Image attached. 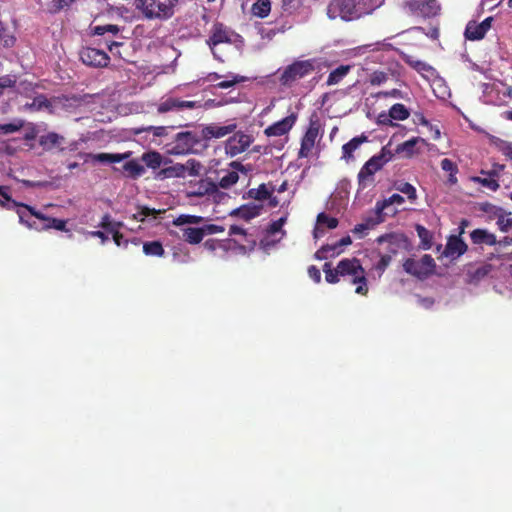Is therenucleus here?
Wrapping results in <instances>:
<instances>
[{"label": "nucleus", "instance_id": "f257e3e1", "mask_svg": "<svg viewBox=\"0 0 512 512\" xmlns=\"http://www.w3.org/2000/svg\"><path fill=\"white\" fill-rule=\"evenodd\" d=\"M179 0H135L136 9L147 20L165 21L173 17Z\"/></svg>", "mask_w": 512, "mask_h": 512}, {"label": "nucleus", "instance_id": "f03ea898", "mask_svg": "<svg viewBox=\"0 0 512 512\" xmlns=\"http://www.w3.org/2000/svg\"><path fill=\"white\" fill-rule=\"evenodd\" d=\"M340 277L350 278V282L356 285L355 292L360 295L368 293L366 273L360 260L357 258H344L337 264Z\"/></svg>", "mask_w": 512, "mask_h": 512}, {"label": "nucleus", "instance_id": "7ed1b4c3", "mask_svg": "<svg viewBox=\"0 0 512 512\" xmlns=\"http://www.w3.org/2000/svg\"><path fill=\"white\" fill-rule=\"evenodd\" d=\"M393 157L392 152L383 147L379 154L372 156L360 169L358 173V183L361 189H365L368 182L373 181V175L381 170L383 166L389 162Z\"/></svg>", "mask_w": 512, "mask_h": 512}, {"label": "nucleus", "instance_id": "20e7f679", "mask_svg": "<svg viewBox=\"0 0 512 512\" xmlns=\"http://www.w3.org/2000/svg\"><path fill=\"white\" fill-rule=\"evenodd\" d=\"M201 144V139L191 131L179 132L173 141L166 144V153L169 155H187L198 153L197 146Z\"/></svg>", "mask_w": 512, "mask_h": 512}, {"label": "nucleus", "instance_id": "39448f33", "mask_svg": "<svg viewBox=\"0 0 512 512\" xmlns=\"http://www.w3.org/2000/svg\"><path fill=\"white\" fill-rule=\"evenodd\" d=\"M316 68V59L296 60L284 69L280 76V82L284 86H291L297 80L313 73Z\"/></svg>", "mask_w": 512, "mask_h": 512}, {"label": "nucleus", "instance_id": "423d86ee", "mask_svg": "<svg viewBox=\"0 0 512 512\" xmlns=\"http://www.w3.org/2000/svg\"><path fill=\"white\" fill-rule=\"evenodd\" d=\"M28 212L30 213L31 216H34L35 218H37L43 222L42 225H38L35 221L30 222L29 220L26 219L25 213L21 209H18L17 214L19 216V222L21 224H24L28 228L35 229L38 231L48 230L51 228L59 230V231H66V223L67 222L65 220L46 216L45 214L37 211L32 206L28 207Z\"/></svg>", "mask_w": 512, "mask_h": 512}, {"label": "nucleus", "instance_id": "0eeeda50", "mask_svg": "<svg viewBox=\"0 0 512 512\" xmlns=\"http://www.w3.org/2000/svg\"><path fill=\"white\" fill-rule=\"evenodd\" d=\"M403 10L414 17L431 18L440 11V5L437 0H404Z\"/></svg>", "mask_w": 512, "mask_h": 512}, {"label": "nucleus", "instance_id": "6e6552de", "mask_svg": "<svg viewBox=\"0 0 512 512\" xmlns=\"http://www.w3.org/2000/svg\"><path fill=\"white\" fill-rule=\"evenodd\" d=\"M39 145L44 151L61 154L67 151L75 152L78 149L77 141L67 142L64 136L56 132H48L47 134L41 135L39 137Z\"/></svg>", "mask_w": 512, "mask_h": 512}, {"label": "nucleus", "instance_id": "1a4fd4ad", "mask_svg": "<svg viewBox=\"0 0 512 512\" xmlns=\"http://www.w3.org/2000/svg\"><path fill=\"white\" fill-rule=\"evenodd\" d=\"M435 267V261L429 254L423 255L419 260L407 258L403 263L404 271L418 279H426L434 273Z\"/></svg>", "mask_w": 512, "mask_h": 512}, {"label": "nucleus", "instance_id": "9d476101", "mask_svg": "<svg viewBox=\"0 0 512 512\" xmlns=\"http://www.w3.org/2000/svg\"><path fill=\"white\" fill-rule=\"evenodd\" d=\"M327 15L330 19L340 18L344 21L359 19L355 0H332L327 7Z\"/></svg>", "mask_w": 512, "mask_h": 512}, {"label": "nucleus", "instance_id": "9b49d317", "mask_svg": "<svg viewBox=\"0 0 512 512\" xmlns=\"http://www.w3.org/2000/svg\"><path fill=\"white\" fill-rule=\"evenodd\" d=\"M254 141L252 135L243 131L235 132L225 142V152L227 155L234 157L245 152Z\"/></svg>", "mask_w": 512, "mask_h": 512}, {"label": "nucleus", "instance_id": "f8f14e48", "mask_svg": "<svg viewBox=\"0 0 512 512\" xmlns=\"http://www.w3.org/2000/svg\"><path fill=\"white\" fill-rule=\"evenodd\" d=\"M79 56L83 64L93 68L106 67L110 62V57L105 51L92 47L82 48Z\"/></svg>", "mask_w": 512, "mask_h": 512}, {"label": "nucleus", "instance_id": "ddd939ff", "mask_svg": "<svg viewBox=\"0 0 512 512\" xmlns=\"http://www.w3.org/2000/svg\"><path fill=\"white\" fill-rule=\"evenodd\" d=\"M318 135L319 123L317 121H311L301 139V147L298 152L299 158H308L311 155Z\"/></svg>", "mask_w": 512, "mask_h": 512}, {"label": "nucleus", "instance_id": "4468645a", "mask_svg": "<svg viewBox=\"0 0 512 512\" xmlns=\"http://www.w3.org/2000/svg\"><path fill=\"white\" fill-rule=\"evenodd\" d=\"M201 107L202 105L200 101H186L174 97H168L158 105L157 110L159 113H166L169 111H180L184 109H195Z\"/></svg>", "mask_w": 512, "mask_h": 512}, {"label": "nucleus", "instance_id": "2eb2a0df", "mask_svg": "<svg viewBox=\"0 0 512 512\" xmlns=\"http://www.w3.org/2000/svg\"><path fill=\"white\" fill-rule=\"evenodd\" d=\"M493 17L485 18L481 23L476 21H469L465 28V37L468 40L476 41L485 37L488 30L491 28Z\"/></svg>", "mask_w": 512, "mask_h": 512}, {"label": "nucleus", "instance_id": "dca6fc26", "mask_svg": "<svg viewBox=\"0 0 512 512\" xmlns=\"http://www.w3.org/2000/svg\"><path fill=\"white\" fill-rule=\"evenodd\" d=\"M297 121V114L291 113L290 115L286 116L285 118L281 119L280 121H277L273 123L272 125L268 126L264 130V134L268 137H276V136H283L287 134L295 125Z\"/></svg>", "mask_w": 512, "mask_h": 512}, {"label": "nucleus", "instance_id": "f3484780", "mask_svg": "<svg viewBox=\"0 0 512 512\" xmlns=\"http://www.w3.org/2000/svg\"><path fill=\"white\" fill-rule=\"evenodd\" d=\"M232 32L222 23H215L211 30V35L207 40V44L210 48H213L219 44L231 43Z\"/></svg>", "mask_w": 512, "mask_h": 512}, {"label": "nucleus", "instance_id": "a211bd4d", "mask_svg": "<svg viewBox=\"0 0 512 512\" xmlns=\"http://www.w3.org/2000/svg\"><path fill=\"white\" fill-rule=\"evenodd\" d=\"M236 124H228L225 126H220L218 124H209L202 128L201 134L203 139L210 140L212 138H222L226 135L233 133L236 129Z\"/></svg>", "mask_w": 512, "mask_h": 512}, {"label": "nucleus", "instance_id": "6ab92c4d", "mask_svg": "<svg viewBox=\"0 0 512 512\" xmlns=\"http://www.w3.org/2000/svg\"><path fill=\"white\" fill-rule=\"evenodd\" d=\"M406 237L403 234L397 233H389L379 236L376 241L378 244L387 243L388 244V252L392 254H396L398 249L405 245Z\"/></svg>", "mask_w": 512, "mask_h": 512}, {"label": "nucleus", "instance_id": "aec40b11", "mask_svg": "<svg viewBox=\"0 0 512 512\" xmlns=\"http://www.w3.org/2000/svg\"><path fill=\"white\" fill-rule=\"evenodd\" d=\"M230 166L235 170L227 171L226 174L219 179L218 184L223 189H229L234 184H236L239 180V175L237 171L245 170L244 166L238 161L231 162Z\"/></svg>", "mask_w": 512, "mask_h": 512}, {"label": "nucleus", "instance_id": "412c9836", "mask_svg": "<svg viewBox=\"0 0 512 512\" xmlns=\"http://www.w3.org/2000/svg\"><path fill=\"white\" fill-rule=\"evenodd\" d=\"M471 242L474 245H488V246H494L496 245L497 239L496 236L489 232L486 229L477 228L474 229L470 233Z\"/></svg>", "mask_w": 512, "mask_h": 512}, {"label": "nucleus", "instance_id": "4be33fe9", "mask_svg": "<svg viewBox=\"0 0 512 512\" xmlns=\"http://www.w3.org/2000/svg\"><path fill=\"white\" fill-rule=\"evenodd\" d=\"M131 152L123 153V154H112V153H79L80 157L91 158L94 161H98L101 163H119L127 158H129Z\"/></svg>", "mask_w": 512, "mask_h": 512}, {"label": "nucleus", "instance_id": "5701e85b", "mask_svg": "<svg viewBox=\"0 0 512 512\" xmlns=\"http://www.w3.org/2000/svg\"><path fill=\"white\" fill-rule=\"evenodd\" d=\"M0 206L8 210L14 208H24L27 211L28 207H31L30 205L12 199L10 195V187L4 185L0 186Z\"/></svg>", "mask_w": 512, "mask_h": 512}, {"label": "nucleus", "instance_id": "b1692460", "mask_svg": "<svg viewBox=\"0 0 512 512\" xmlns=\"http://www.w3.org/2000/svg\"><path fill=\"white\" fill-rule=\"evenodd\" d=\"M274 191L275 186L272 183H262L257 188L249 189L247 197L258 201H265L270 198Z\"/></svg>", "mask_w": 512, "mask_h": 512}, {"label": "nucleus", "instance_id": "393cba45", "mask_svg": "<svg viewBox=\"0 0 512 512\" xmlns=\"http://www.w3.org/2000/svg\"><path fill=\"white\" fill-rule=\"evenodd\" d=\"M368 141V137L364 134L352 138L349 142L342 146V158L346 161L353 159V153L356 151L361 144Z\"/></svg>", "mask_w": 512, "mask_h": 512}, {"label": "nucleus", "instance_id": "a878e982", "mask_svg": "<svg viewBox=\"0 0 512 512\" xmlns=\"http://www.w3.org/2000/svg\"><path fill=\"white\" fill-rule=\"evenodd\" d=\"M385 0H355V5L359 18L372 14L377 8L384 4Z\"/></svg>", "mask_w": 512, "mask_h": 512}, {"label": "nucleus", "instance_id": "bb28decb", "mask_svg": "<svg viewBox=\"0 0 512 512\" xmlns=\"http://www.w3.org/2000/svg\"><path fill=\"white\" fill-rule=\"evenodd\" d=\"M181 232V239L192 245L199 244L204 238L202 227H184Z\"/></svg>", "mask_w": 512, "mask_h": 512}, {"label": "nucleus", "instance_id": "cd10ccee", "mask_svg": "<svg viewBox=\"0 0 512 512\" xmlns=\"http://www.w3.org/2000/svg\"><path fill=\"white\" fill-rule=\"evenodd\" d=\"M468 250V245L460 235H450V258H458Z\"/></svg>", "mask_w": 512, "mask_h": 512}, {"label": "nucleus", "instance_id": "c85d7f7f", "mask_svg": "<svg viewBox=\"0 0 512 512\" xmlns=\"http://www.w3.org/2000/svg\"><path fill=\"white\" fill-rule=\"evenodd\" d=\"M351 69V65H340L329 73L326 84L328 86L339 84L348 75Z\"/></svg>", "mask_w": 512, "mask_h": 512}, {"label": "nucleus", "instance_id": "c756f323", "mask_svg": "<svg viewBox=\"0 0 512 512\" xmlns=\"http://www.w3.org/2000/svg\"><path fill=\"white\" fill-rule=\"evenodd\" d=\"M123 171L131 178H138L144 172L145 168L137 160H130L123 165Z\"/></svg>", "mask_w": 512, "mask_h": 512}, {"label": "nucleus", "instance_id": "7c9ffc66", "mask_svg": "<svg viewBox=\"0 0 512 512\" xmlns=\"http://www.w3.org/2000/svg\"><path fill=\"white\" fill-rule=\"evenodd\" d=\"M388 116L394 120L403 121L409 118L410 111L404 104L396 103L389 109Z\"/></svg>", "mask_w": 512, "mask_h": 512}, {"label": "nucleus", "instance_id": "2f4dec72", "mask_svg": "<svg viewBox=\"0 0 512 512\" xmlns=\"http://www.w3.org/2000/svg\"><path fill=\"white\" fill-rule=\"evenodd\" d=\"M141 159L145 165L151 169H157L162 164V155L157 151L145 152Z\"/></svg>", "mask_w": 512, "mask_h": 512}, {"label": "nucleus", "instance_id": "473e14b6", "mask_svg": "<svg viewBox=\"0 0 512 512\" xmlns=\"http://www.w3.org/2000/svg\"><path fill=\"white\" fill-rule=\"evenodd\" d=\"M253 15L259 18H265L269 15L271 11V2L270 0H257L251 8Z\"/></svg>", "mask_w": 512, "mask_h": 512}, {"label": "nucleus", "instance_id": "72a5a7b5", "mask_svg": "<svg viewBox=\"0 0 512 512\" xmlns=\"http://www.w3.org/2000/svg\"><path fill=\"white\" fill-rule=\"evenodd\" d=\"M511 215H512L511 212L506 213L502 209H498V212L496 213V218H497L496 224L500 231L508 232L509 229L512 227V221H511L512 216Z\"/></svg>", "mask_w": 512, "mask_h": 512}, {"label": "nucleus", "instance_id": "f704fd0d", "mask_svg": "<svg viewBox=\"0 0 512 512\" xmlns=\"http://www.w3.org/2000/svg\"><path fill=\"white\" fill-rule=\"evenodd\" d=\"M143 252L147 256H158L164 255V248L160 241H148L143 244Z\"/></svg>", "mask_w": 512, "mask_h": 512}, {"label": "nucleus", "instance_id": "c9c22d12", "mask_svg": "<svg viewBox=\"0 0 512 512\" xmlns=\"http://www.w3.org/2000/svg\"><path fill=\"white\" fill-rule=\"evenodd\" d=\"M404 202V198L399 194H393L389 198L384 199L382 201H378L377 205V213H386L385 210L390 206L397 204L400 205Z\"/></svg>", "mask_w": 512, "mask_h": 512}, {"label": "nucleus", "instance_id": "e433bc0d", "mask_svg": "<svg viewBox=\"0 0 512 512\" xmlns=\"http://www.w3.org/2000/svg\"><path fill=\"white\" fill-rule=\"evenodd\" d=\"M415 229L418 237L421 240V248H423L424 250L430 249L432 246L431 232L420 224H417Z\"/></svg>", "mask_w": 512, "mask_h": 512}, {"label": "nucleus", "instance_id": "4c0bfd02", "mask_svg": "<svg viewBox=\"0 0 512 512\" xmlns=\"http://www.w3.org/2000/svg\"><path fill=\"white\" fill-rule=\"evenodd\" d=\"M203 221V217L190 214H181L174 218L172 224L177 227H182L186 224H199Z\"/></svg>", "mask_w": 512, "mask_h": 512}, {"label": "nucleus", "instance_id": "58836bf2", "mask_svg": "<svg viewBox=\"0 0 512 512\" xmlns=\"http://www.w3.org/2000/svg\"><path fill=\"white\" fill-rule=\"evenodd\" d=\"M144 132H151L155 137H164L168 134V128L165 126H146L134 129V134L136 135Z\"/></svg>", "mask_w": 512, "mask_h": 512}, {"label": "nucleus", "instance_id": "ea45409f", "mask_svg": "<svg viewBox=\"0 0 512 512\" xmlns=\"http://www.w3.org/2000/svg\"><path fill=\"white\" fill-rule=\"evenodd\" d=\"M24 126V120L14 119L10 123L0 124V132L3 134H12L20 131Z\"/></svg>", "mask_w": 512, "mask_h": 512}, {"label": "nucleus", "instance_id": "a19ab883", "mask_svg": "<svg viewBox=\"0 0 512 512\" xmlns=\"http://www.w3.org/2000/svg\"><path fill=\"white\" fill-rule=\"evenodd\" d=\"M473 182L478 183L482 185L483 187L488 188L491 191H497L499 189V183L496 179L486 176V177H480L475 176L471 178Z\"/></svg>", "mask_w": 512, "mask_h": 512}, {"label": "nucleus", "instance_id": "79ce46f5", "mask_svg": "<svg viewBox=\"0 0 512 512\" xmlns=\"http://www.w3.org/2000/svg\"><path fill=\"white\" fill-rule=\"evenodd\" d=\"M120 32V27L115 24L98 25L93 28V34L103 36L106 33H111L113 36H117Z\"/></svg>", "mask_w": 512, "mask_h": 512}, {"label": "nucleus", "instance_id": "37998d69", "mask_svg": "<svg viewBox=\"0 0 512 512\" xmlns=\"http://www.w3.org/2000/svg\"><path fill=\"white\" fill-rule=\"evenodd\" d=\"M374 215L366 217L362 224H365L367 226V229L370 230L374 228L376 225L384 222V215H387L388 213H377V205H375V209L373 211Z\"/></svg>", "mask_w": 512, "mask_h": 512}, {"label": "nucleus", "instance_id": "c03bdc74", "mask_svg": "<svg viewBox=\"0 0 512 512\" xmlns=\"http://www.w3.org/2000/svg\"><path fill=\"white\" fill-rule=\"evenodd\" d=\"M338 219L331 217L324 212L317 215V224L319 226H326L328 229H335L338 226Z\"/></svg>", "mask_w": 512, "mask_h": 512}, {"label": "nucleus", "instance_id": "a18cd8bd", "mask_svg": "<svg viewBox=\"0 0 512 512\" xmlns=\"http://www.w3.org/2000/svg\"><path fill=\"white\" fill-rule=\"evenodd\" d=\"M396 189L407 195L408 199L413 202L416 200L417 198V194H416V189L413 185H411L410 183L408 182H401L399 184L396 185Z\"/></svg>", "mask_w": 512, "mask_h": 512}, {"label": "nucleus", "instance_id": "49530a36", "mask_svg": "<svg viewBox=\"0 0 512 512\" xmlns=\"http://www.w3.org/2000/svg\"><path fill=\"white\" fill-rule=\"evenodd\" d=\"M163 173L167 177H185L186 168L184 167V164L176 163L170 167L165 168Z\"/></svg>", "mask_w": 512, "mask_h": 512}, {"label": "nucleus", "instance_id": "de8ad7c7", "mask_svg": "<svg viewBox=\"0 0 512 512\" xmlns=\"http://www.w3.org/2000/svg\"><path fill=\"white\" fill-rule=\"evenodd\" d=\"M160 210H156L154 208L149 207H139V210L137 213L133 215V218L137 221H144L147 217L153 216L156 217V215L160 214Z\"/></svg>", "mask_w": 512, "mask_h": 512}, {"label": "nucleus", "instance_id": "09e8293b", "mask_svg": "<svg viewBox=\"0 0 512 512\" xmlns=\"http://www.w3.org/2000/svg\"><path fill=\"white\" fill-rule=\"evenodd\" d=\"M262 207L257 205H244L239 209V213L242 215L245 219H251L260 214Z\"/></svg>", "mask_w": 512, "mask_h": 512}, {"label": "nucleus", "instance_id": "8fccbe9b", "mask_svg": "<svg viewBox=\"0 0 512 512\" xmlns=\"http://www.w3.org/2000/svg\"><path fill=\"white\" fill-rule=\"evenodd\" d=\"M100 228L104 229L107 232L112 231L114 228H120L122 226L121 222H114L110 216V214L106 213L103 215L99 225Z\"/></svg>", "mask_w": 512, "mask_h": 512}, {"label": "nucleus", "instance_id": "3c124183", "mask_svg": "<svg viewBox=\"0 0 512 512\" xmlns=\"http://www.w3.org/2000/svg\"><path fill=\"white\" fill-rule=\"evenodd\" d=\"M417 142H418L417 138H412L410 140H407L397 146L396 152L397 153H405L406 156H411L414 152V147Z\"/></svg>", "mask_w": 512, "mask_h": 512}, {"label": "nucleus", "instance_id": "603ef678", "mask_svg": "<svg viewBox=\"0 0 512 512\" xmlns=\"http://www.w3.org/2000/svg\"><path fill=\"white\" fill-rule=\"evenodd\" d=\"M337 255H339V252L332 251V247L330 246V244H327L323 245L320 249H318L315 252L314 258L317 260H324L329 257H335Z\"/></svg>", "mask_w": 512, "mask_h": 512}, {"label": "nucleus", "instance_id": "864d4df0", "mask_svg": "<svg viewBox=\"0 0 512 512\" xmlns=\"http://www.w3.org/2000/svg\"><path fill=\"white\" fill-rule=\"evenodd\" d=\"M184 167L186 168V174L190 176H197L202 170V164L195 159H188Z\"/></svg>", "mask_w": 512, "mask_h": 512}, {"label": "nucleus", "instance_id": "5fc2aeb1", "mask_svg": "<svg viewBox=\"0 0 512 512\" xmlns=\"http://www.w3.org/2000/svg\"><path fill=\"white\" fill-rule=\"evenodd\" d=\"M492 270L491 264H484L480 267H478L474 272L470 273L471 279L474 281H478L485 276H487Z\"/></svg>", "mask_w": 512, "mask_h": 512}, {"label": "nucleus", "instance_id": "6e6d98bb", "mask_svg": "<svg viewBox=\"0 0 512 512\" xmlns=\"http://www.w3.org/2000/svg\"><path fill=\"white\" fill-rule=\"evenodd\" d=\"M0 39L5 47H12L16 41L15 37L8 34L4 23L0 20Z\"/></svg>", "mask_w": 512, "mask_h": 512}, {"label": "nucleus", "instance_id": "4d7b16f0", "mask_svg": "<svg viewBox=\"0 0 512 512\" xmlns=\"http://www.w3.org/2000/svg\"><path fill=\"white\" fill-rule=\"evenodd\" d=\"M231 79H227L224 81H221L215 85L216 88L220 89H228L232 86H234L237 83L243 82L245 80V77L239 76V75H231Z\"/></svg>", "mask_w": 512, "mask_h": 512}, {"label": "nucleus", "instance_id": "13d9d810", "mask_svg": "<svg viewBox=\"0 0 512 512\" xmlns=\"http://www.w3.org/2000/svg\"><path fill=\"white\" fill-rule=\"evenodd\" d=\"M388 80V74L383 71H374L369 78V82L372 86H378L385 83Z\"/></svg>", "mask_w": 512, "mask_h": 512}, {"label": "nucleus", "instance_id": "bf43d9fd", "mask_svg": "<svg viewBox=\"0 0 512 512\" xmlns=\"http://www.w3.org/2000/svg\"><path fill=\"white\" fill-rule=\"evenodd\" d=\"M17 79L15 76L4 75L0 77V96L6 88H13L16 85Z\"/></svg>", "mask_w": 512, "mask_h": 512}, {"label": "nucleus", "instance_id": "052dcab7", "mask_svg": "<svg viewBox=\"0 0 512 512\" xmlns=\"http://www.w3.org/2000/svg\"><path fill=\"white\" fill-rule=\"evenodd\" d=\"M285 222H286V217H281L278 220L273 221L268 228V232L270 234H276L278 232H281L282 235H285V231L282 230V227L285 224Z\"/></svg>", "mask_w": 512, "mask_h": 512}, {"label": "nucleus", "instance_id": "680f3d73", "mask_svg": "<svg viewBox=\"0 0 512 512\" xmlns=\"http://www.w3.org/2000/svg\"><path fill=\"white\" fill-rule=\"evenodd\" d=\"M75 0H53L51 11L53 13H58L62 9L69 7Z\"/></svg>", "mask_w": 512, "mask_h": 512}, {"label": "nucleus", "instance_id": "e2e57ef3", "mask_svg": "<svg viewBox=\"0 0 512 512\" xmlns=\"http://www.w3.org/2000/svg\"><path fill=\"white\" fill-rule=\"evenodd\" d=\"M505 169V165L503 164H493L492 169L490 171H484L481 170V174L485 176L492 177L494 179L498 178L500 175V172H502Z\"/></svg>", "mask_w": 512, "mask_h": 512}, {"label": "nucleus", "instance_id": "0e129e2a", "mask_svg": "<svg viewBox=\"0 0 512 512\" xmlns=\"http://www.w3.org/2000/svg\"><path fill=\"white\" fill-rule=\"evenodd\" d=\"M498 148L507 159L512 161V142L501 141Z\"/></svg>", "mask_w": 512, "mask_h": 512}, {"label": "nucleus", "instance_id": "69168bd1", "mask_svg": "<svg viewBox=\"0 0 512 512\" xmlns=\"http://www.w3.org/2000/svg\"><path fill=\"white\" fill-rule=\"evenodd\" d=\"M366 49L371 48V52H383V51H390L392 48V45L389 43H376V44H370L365 46Z\"/></svg>", "mask_w": 512, "mask_h": 512}, {"label": "nucleus", "instance_id": "338daca9", "mask_svg": "<svg viewBox=\"0 0 512 512\" xmlns=\"http://www.w3.org/2000/svg\"><path fill=\"white\" fill-rule=\"evenodd\" d=\"M204 237L206 235L216 234L224 231L222 226L216 224H208L202 227Z\"/></svg>", "mask_w": 512, "mask_h": 512}, {"label": "nucleus", "instance_id": "774afa93", "mask_svg": "<svg viewBox=\"0 0 512 512\" xmlns=\"http://www.w3.org/2000/svg\"><path fill=\"white\" fill-rule=\"evenodd\" d=\"M391 259H392V257L389 254L382 255L380 260L378 261V263L375 266L376 269L380 272H383L390 264Z\"/></svg>", "mask_w": 512, "mask_h": 512}]
</instances>
